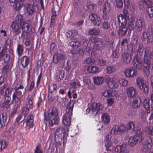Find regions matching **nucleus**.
Masks as SVG:
<instances>
[{
  "mask_svg": "<svg viewBox=\"0 0 153 153\" xmlns=\"http://www.w3.org/2000/svg\"><path fill=\"white\" fill-rule=\"evenodd\" d=\"M23 19L22 15L18 14L16 16L15 20L14 21L17 22H18V23L20 24V28L22 30L21 34L22 37L31 35L33 33L31 23L28 20L22 21Z\"/></svg>",
  "mask_w": 153,
  "mask_h": 153,
  "instance_id": "nucleus-1",
  "label": "nucleus"
},
{
  "mask_svg": "<svg viewBox=\"0 0 153 153\" xmlns=\"http://www.w3.org/2000/svg\"><path fill=\"white\" fill-rule=\"evenodd\" d=\"M118 126L117 125L114 126L111 131V133L112 136L108 135L106 136L105 139V145L106 147V149L109 150V148L111 147L113 143L116 144L118 141Z\"/></svg>",
  "mask_w": 153,
  "mask_h": 153,
  "instance_id": "nucleus-2",
  "label": "nucleus"
},
{
  "mask_svg": "<svg viewBox=\"0 0 153 153\" xmlns=\"http://www.w3.org/2000/svg\"><path fill=\"white\" fill-rule=\"evenodd\" d=\"M44 120L48 123L50 127L57 125L60 120L57 109L52 108L48 114L45 115Z\"/></svg>",
  "mask_w": 153,
  "mask_h": 153,
  "instance_id": "nucleus-3",
  "label": "nucleus"
},
{
  "mask_svg": "<svg viewBox=\"0 0 153 153\" xmlns=\"http://www.w3.org/2000/svg\"><path fill=\"white\" fill-rule=\"evenodd\" d=\"M74 104L73 101L71 100L68 103L66 112L62 116V123L65 126H69L71 125Z\"/></svg>",
  "mask_w": 153,
  "mask_h": 153,
  "instance_id": "nucleus-4",
  "label": "nucleus"
},
{
  "mask_svg": "<svg viewBox=\"0 0 153 153\" xmlns=\"http://www.w3.org/2000/svg\"><path fill=\"white\" fill-rule=\"evenodd\" d=\"M105 81L108 83V85L110 88L115 89L118 86L117 81L118 80V77L116 75L112 77H110L108 76H106L105 78Z\"/></svg>",
  "mask_w": 153,
  "mask_h": 153,
  "instance_id": "nucleus-5",
  "label": "nucleus"
},
{
  "mask_svg": "<svg viewBox=\"0 0 153 153\" xmlns=\"http://www.w3.org/2000/svg\"><path fill=\"white\" fill-rule=\"evenodd\" d=\"M136 83L137 87L140 90H143L145 94L148 93L149 91V85L146 83L144 79L141 77H139L136 79Z\"/></svg>",
  "mask_w": 153,
  "mask_h": 153,
  "instance_id": "nucleus-6",
  "label": "nucleus"
},
{
  "mask_svg": "<svg viewBox=\"0 0 153 153\" xmlns=\"http://www.w3.org/2000/svg\"><path fill=\"white\" fill-rule=\"evenodd\" d=\"M92 42H94V47L93 49L91 48V51H94L97 54V51L102 50L104 47V44L101 41L98 40L96 37H92L90 38Z\"/></svg>",
  "mask_w": 153,
  "mask_h": 153,
  "instance_id": "nucleus-7",
  "label": "nucleus"
},
{
  "mask_svg": "<svg viewBox=\"0 0 153 153\" xmlns=\"http://www.w3.org/2000/svg\"><path fill=\"white\" fill-rule=\"evenodd\" d=\"M81 47H82L86 49V51L88 52L89 55L94 56L96 53L94 51H91V48H90V45L89 44L88 41L85 39H83L80 42Z\"/></svg>",
  "mask_w": 153,
  "mask_h": 153,
  "instance_id": "nucleus-8",
  "label": "nucleus"
},
{
  "mask_svg": "<svg viewBox=\"0 0 153 153\" xmlns=\"http://www.w3.org/2000/svg\"><path fill=\"white\" fill-rule=\"evenodd\" d=\"M153 148V139L150 137H147L143 142V150L144 152L149 151Z\"/></svg>",
  "mask_w": 153,
  "mask_h": 153,
  "instance_id": "nucleus-9",
  "label": "nucleus"
},
{
  "mask_svg": "<svg viewBox=\"0 0 153 153\" xmlns=\"http://www.w3.org/2000/svg\"><path fill=\"white\" fill-rule=\"evenodd\" d=\"M142 140L141 135L137 134L134 137H131L129 138L128 142V145L131 147L134 146L138 142H140Z\"/></svg>",
  "mask_w": 153,
  "mask_h": 153,
  "instance_id": "nucleus-10",
  "label": "nucleus"
},
{
  "mask_svg": "<svg viewBox=\"0 0 153 153\" xmlns=\"http://www.w3.org/2000/svg\"><path fill=\"white\" fill-rule=\"evenodd\" d=\"M102 108V105L101 103L93 102L91 106V114L93 116H95L99 112Z\"/></svg>",
  "mask_w": 153,
  "mask_h": 153,
  "instance_id": "nucleus-11",
  "label": "nucleus"
},
{
  "mask_svg": "<svg viewBox=\"0 0 153 153\" xmlns=\"http://www.w3.org/2000/svg\"><path fill=\"white\" fill-rule=\"evenodd\" d=\"M126 93L128 98L132 99L136 97L138 92L134 87L131 86L126 89Z\"/></svg>",
  "mask_w": 153,
  "mask_h": 153,
  "instance_id": "nucleus-12",
  "label": "nucleus"
},
{
  "mask_svg": "<svg viewBox=\"0 0 153 153\" xmlns=\"http://www.w3.org/2000/svg\"><path fill=\"white\" fill-rule=\"evenodd\" d=\"M125 76L128 78H134L137 74V71L132 67L126 69L124 71Z\"/></svg>",
  "mask_w": 153,
  "mask_h": 153,
  "instance_id": "nucleus-13",
  "label": "nucleus"
},
{
  "mask_svg": "<svg viewBox=\"0 0 153 153\" xmlns=\"http://www.w3.org/2000/svg\"><path fill=\"white\" fill-rule=\"evenodd\" d=\"M12 28V30L13 34L15 35H19L21 32L20 24L16 22L13 21L10 26Z\"/></svg>",
  "mask_w": 153,
  "mask_h": 153,
  "instance_id": "nucleus-14",
  "label": "nucleus"
},
{
  "mask_svg": "<svg viewBox=\"0 0 153 153\" xmlns=\"http://www.w3.org/2000/svg\"><path fill=\"white\" fill-rule=\"evenodd\" d=\"M66 59V56L64 54L56 52L53 56V62L55 64H57Z\"/></svg>",
  "mask_w": 153,
  "mask_h": 153,
  "instance_id": "nucleus-15",
  "label": "nucleus"
},
{
  "mask_svg": "<svg viewBox=\"0 0 153 153\" xmlns=\"http://www.w3.org/2000/svg\"><path fill=\"white\" fill-rule=\"evenodd\" d=\"M151 61L146 57H144L143 62V71L146 75L149 74V68L151 66Z\"/></svg>",
  "mask_w": 153,
  "mask_h": 153,
  "instance_id": "nucleus-16",
  "label": "nucleus"
},
{
  "mask_svg": "<svg viewBox=\"0 0 153 153\" xmlns=\"http://www.w3.org/2000/svg\"><path fill=\"white\" fill-rule=\"evenodd\" d=\"M115 153H129V150L124 144L118 146L114 148Z\"/></svg>",
  "mask_w": 153,
  "mask_h": 153,
  "instance_id": "nucleus-17",
  "label": "nucleus"
},
{
  "mask_svg": "<svg viewBox=\"0 0 153 153\" xmlns=\"http://www.w3.org/2000/svg\"><path fill=\"white\" fill-rule=\"evenodd\" d=\"M115 153H129V150L124 144L118 146L114 148Z\"/></svg>",
  "mask_w": 153,
  "mask_h": 153,
  "instance_id": "nucleus-18",
  "label": "nucleus"
},
{
  "mask_svg": "<svg viewBox=\"0 0 153 153\" xmlns=\"http://www.w3.org/2000/svg\"><path fill=\"white\" fill-rule=\"evenodd\" d=\"M117 94V92L116 91L112 90L110 89H105L101 92V95L106 98L115 97Z\"/></svg>",
  "mask_w": 153,
  "mask_h": 153,
  "instance_id": "nucleus-19",
  "label": "nucleus"
},
{
  "mask_svg": "<svg viewBox=\"0 0 153 153\" xmlns=\"http://www.w3.org/2000/svg\"><path fill=\"white\" fill-rule=\"evenodd\" d=\"M70 45L72 48L71 51V53L72 55H75L77 52V49L80 46V42L75 40L71 41L70 42Z\"/></svg>",
  "mask_w": 153,
  "mask_h": 153,
  "instance_id": "nucleus-20",
  "label": "nucleus"
},
{
  "mask_svg": "<svg viewBox=\"0 0 153 153\" xmlns=\"http://www.w3.org/2000/svg\"><path fill=\"white\" fill-rule=\"evenodd\" d=\"M136 29L137 31H140L146 27V23L144 19L141 18H138L135 23Z\"/></svg>",
  "mask_w": 153,
  "mask_h": 153,
  "instance_id": "nucleus-21",
  "label": "nucleus"
},
{
  "mask_svg": "<svg viewBox=\"0 0 153 153\" xmlns=\"http://www.w3.org/2000/svg\"><path fill=\"white\" fill-rule=\"evenodd\" d=\"M11 92L10 88L7 87L6 84L4 85L0 89V94L3 96L10 95Z\"/></svg>",
  "mask_w": 153,
  "mask_h": 153,
  "instance_id": "nucleus-22",
  "label": "nucleus"
},
{
  "mask_svg": "<svg viewBox=\"0 0 153 153\" xmlns=\"http://www.w3.org/2000/svg\"><path fill=\"white\" fill-rule=\"evenodd\" d=\"M89 19L94 24L97 26H99L101 23L100 17L95 13H92L89 16Z\"/></svg>",
  "mask_w": 153,
  "mask_h": 153,
  "instance_id": "nucleus-23",
  "label": "nucleus"
},
{
  "mask_svg": "<svg viewBox=\"0 0 153 153\" xmlns=\"http://www.w3.org/2000/svg\"><path fill=\"white\" fill-rule=\"evenodd\" d=\"M128 28L127 25H120L119 27L118 33L120 36H124L127 34Z\"/></svg>",
  "mask_w": 153,
  "mask_h": 153,
  "instance_id": "nucleus-24",
  "label": "nucleus"
},
{
  "mask_svg": "<svg viewBox=\"0 0 153 153\" xmlns=\"http://www.w3.org/2000/svg\"><path fill=\"white\" fill-rule=\"evenodd\" d=\"M126 129L131 133H133L135 131L137 127L135 125V123L133 121H131L128 123L126 124Z\"/></svg>",
  "mask_w": 153,
  "mask_h": 153,
  "instance_id": "nucleus-25",
  "label": "nucleus"
},
{
  "mask_svg": "<svg viewBox=\"0 0 153 153\" xmlns=\"http://www.w3.org/2000/svg\"><path fill=\"white\" fill-rule=\"evenodd\" d=\"M131 59V56L129 53H125L122 54V60L125 63H129L130 62Z\"/></svg>",
  "mask_w": 153,
  "mask_h": 153,
  "instance_id": "nucleus-26",
  "label": "nucleus"
},
{
  "mask_svg": "<svg viewBox=\"0 0 153 153\" xmlns=\"http://www.w3.org/2000/svg\"><path fill=\"white\" fill-rule=\"evenodd\" d=\"M111 10V4L108 1L105 2L102 7V12L105 15H108Z\"/></svg>",
  "mask_w": 153,
  "mask_h": 153,
  "instance_id": "nucleus-27",
  "label": "nucleus"
},
{
  "mask_svg": "<svg viewBox=\"0 0 153 153\" xmlns=\"http://www.w3.org/2000/svg\"><path fill=\"white\" fill-rule=\"evenodd\" d=\"M7 119V114L5 112L2 113L0 114V128L5 125Z\"/></svg>",
  "mask_w": 153,
  "mask_h": 153,
  "instance_id": "nucleus-28",
  "label": "nucleus"
},
{
  "mask_svg": "<svg viewBox=\"0 0 153 153\" xmlns=\"http://www.w3.org/2000/svg\"><path fill=\"white\" fill-rule=\"evenodd\" d=\"M130 19H128V25L127 27L129 30V31H131L134 30V23L135 17H133L132 16H130Z\"/></svg>",
  "mask_w": 153,
  "mask_h": 153,
  "instance_id": "nucleus-29",
  "label": "nucleus"
},
{
  "mask_svg": "<svg viewBox=\"0 0 153 153\" xmlns=\"http://www.w3.org/2000/svg\"><path fill=\"white\" fill-rule=\"evenodd\" d=\"M149 102L150 100L149 99L146 98L145 99L143 103V106L147 109V112L148 113H150L153 109L152 106L150 107Z\"/></svg>",
  "mask_w": 153,
  "mask_h": 153,
  "instance_id": "nucleus-30",
  "label": "nucleus"
},
{
  "mask_svg": "<svg viewBox=\"0 0 153 153\" xmlns=\"http://www.w3.org/2000/svg\"><path fill=\"white\" fill-rule=\"evenodd\" d=\"M21 64L22 66L26 68L27 66L30 62V58L27 56H24L21 59Z\"/></svg>",
  "mask_w": 153,
  "mask_h": 153,
  "instance_id": "nucleus-31",
  "label": "nucleus"
},
{
  "mask_svg": "<svg viewBox=\"0 0 153 153\" xmlns=\"http://www.w3.org/2000/svg\"><path fill=\"white\" fill-rule=\"evenodd\" d=\"M33 116L32 114H30L27 119L26 122V125L27 126H28V128L29 129L32 128L33 126Z\"/></svg>",
  "mask_w": 153,
  "mask_h": 153,
  "instance_id": "nucleus-32",
  "label": "nucleus"
},
{
  "mask_svg": "<svg viewBox=\"0 0 153 153\" xmlns=\"http://www.w3.org/2000/svg\"><path fill=\"white\" fill-rule=\"evenodd\" d=\"M25 10L29 15H32L34 11L33 6L28 3L25 4Z\"/></svg>",
  "mask_w": 153,
  "mask_h": 153,
  "instance_id": "nucleus-33",
  "label": "nucleus"
},
{
  "mask_svg": "<svg viewBox=\"0 0 153 153\" xmlns=\"http://www.w3.org/2000/svg\"><path fill=\"white\" fill-rule=\"evenodd\" d=\"M85 68L88 73H96L99 72V68L95 66H87Z\"/></svg>",
  "mask_w": 153,
  "mask_h": 153,
  "instance_id": "nucleus-34",
  "label": "nucleus"
},
{
  "mask_svg": "<svg viewBox=\"0 0 153 153\" xmlns=\"http://www.w3.org/2000/svg\"><path fill=\"white\" fill-rule=\"evenodd\" d=\"M102 122L105 124H108L110 121V118L108 114L107 113H104L101 116Z\"/></svg>",
  "mask_w": 153,
  "mask_h": 153,
  "instance_id": "nucleus-35",
  "label": "nucleus"
},
{
  "mask_svg": "<svg viewBox=\"0 0 153 153\" xmlns=\"http://www.w3.org/2000/svg\"><path fill=\"white\" fill-rule=\"evenodd\" d=\"M141 103V100L140 97H138L134 99L132 101L131 106L134 108H137L139 107Z\"/></svg>",
  "mask_w": 153,
  "mask_h": 153,
  "instance_id": "nucleus-36",
  "label": "nucleus"
},
{
  "mask_svg": "<svg viewBox=\"0 0 153 153\" xmlns=\"http://www.w3.org/2000/svg\"><path fill=\"white\" fill-rule=\"evenodd\" d=\"M10 95H8L6 96V97L5 98L4 102L2 104V106L4 107L8 108L11 104L10 101H11V98L10 97ZM13 102L11 103V104H12Z\"/></svg>",
  "mask_w": 153,
  "mask_h": 153,
  "instance_id": "nucleus-37",
  "label": "nucleus"
},
{
  "mask_svg": "<svg viewBox=\"0 0 153 153\" xmlns=\"http://www.w3.org/2000/svg\"><path fill=\"white\" fill-rule=\"evenodd\" d=\"M78 34L76 30H69L66 33V36L68 37L73 39Z\"/></svg>",
  "mask_w": 153,
  "mask_h": 153,
  "instance_id": "nucleus-38",
  "label": "nucleus"
},
{
  "mask_svg": "<svg viewBox=\"0 0 153 153\" xmlns=\"http://www.w3.org/2000/svg\"><path fill=\"white\" fill-rule=\"evenodd\" d=\"M126 19L122 14H119L117 16L118 22L119 24L121 23L120 25L127 24Z\"/></svg>",
  "mask_w": 153,
  "mask_h": 153,
  "instance_id": "nucleus-39",
  "label": "nucleus"
},
{
  "mask_svg": "<svg viewBox=\"0 0 153 153\" xmlns=\"http://www.w3.org/2000/svg\"><path fill=\"white\" fill-rule=\"evenodd\" d=\"M133 65L134 68L138 70H141L142 67V62L139 59L134 61L133 62Z\"/></svg>",
  "mask_w": 153,
  "mask_h": 153,
  "instance_id": "nucleus-40",
  "label": "nucleus"
},
{
  "mask_svg": "<svg viewBox=\"0 0 153 153\" xmlns=\"http://www.w3.org/2000/svg\"><path fill=\"white\" fill-rule=\"evenodd\" d=\"M93 79L95 84L100 85L104 81V78L101 76L94 77H93Z\"/></svg>",
  "mask_w": 153,
  "mask_h": 153,
  "instance_id": "nucleus-41",
  "label": "nucleus"
},
{
  "mask_svg": "<svg viewBox=\"0 0 153 153\" xmlns=\"http://www.w3.org/2000/svg\"><path fill=\"white\" fill-rule=\"evenodd\" d=\"M56 75L57 80L60 81L64 76V72L62 70H57L56 73Z\"/></svg>",
  "mask_w": 153,
  "mask_h": 153,
  "instance_id": "nucleus-42",
  "label": "nucleus"
},
{
  "mask_svg": "<svg viewBox=\"0 0 153 153\" xmlns=\"http://www.w3.org/2000/svg\"><path fill=\"white\" fill-rule=\"evenodd\" d=\"M57 89V85L55 83H52L48 86V91L49 93H51L53 91L56 92Z\"/></svg>",
  "mask_w": 153,
  "mask_h": 153,
  "instance_id": "nucleus-43",
  "label": "nucleus"
},
{
  "mask_svg": "<svg viewBox=\"0 0 153 153\" xmlns=\"http://www.w3.org/2000/svg\"><path fill=\"white\" fill-rule=\"evenodd\" d=\"M106 73L110 74L115 72L116 71V67L114 66H108L105 68Z\"/></svg>",
  "mask_w": 153,
  "mask_h": 153,
  "instance_id": "nucleus-44",
  "label": "nucleus"
},
{
  "mask_svg": "<svg viewBox=\"0 0 153 153\" xmlns=\"http://www.w3.org/2000/svg\"><path fill=\"white\" fill-rule=\"evenodd\" d=\"M144 57H146L148 58L149 57L150 59H152L153 57V52L150 51L149 48H146L145 51Z\"/></svg>",
  "mask_w": 153,
  "mask_h": 153,
  "instance_id": "nucleus-45",
  "label": "nucleus"
},
{
  "mask_svg": "<svg viewBox=\"0 0 153 153\" xmlns=\"http://www.w3.org/2000/svg\"><path fill=\"white\" fill-rule=\"evenodd\" d=\"M118 82L121 86L126 87L128 84V81L124 78H120L118 79Z\"/></svg>",
  "mask_w": 153,
  "mask_h": 153,
  "instance_id": "nucleus-46",
  "label": "nucleus"
},
{
  "mask_svg": "<svg viewBox=\"0 0 153 153\" xmlns=\"http://www.w3.org/2000/svg\"><path fill=\"white\" fill-rule=\"evenodd\" d=\"M85 62L86 64L92 65L95 63L96 61L94 58L89 57L86 58Z\"/></svg>",
  "mask_w": 153,
  "mask_h": 153,
  "instance_id": "nucleus-47",
  "label": "nucleus"
},
{
  "mask_svg": "<svg viewBox=\"0 0 153 153\" xmlns=\"http://www.w3.org/2000/svg\"><path fill=\"white\" fill-rule=\"evenodd\" d=\"M125 5L132 11L134 10V6L132 5L129 0H124Z\"/></svg>",
  "mask_w": 153,
  "mask_h": 153,
  "instance_id": "nucleus-48",
  "label": "nucleus"
},
{
  "mask_svg": "<svg viewBox=\"0 0 153 153\" xmlns=\"http://www.w3.org/2000/svg\"><path fill=\"white\" fill-rule=\"evenodd\" d=\"M7 145V143L5 140H3L0 141V152L4 149H6Z\"/></svg>",
  "mask_w": 153,
  "mask_h": 153,
  "instance_id": "nucleus-49",
  "label": "nucleus"
},
{
  "mask_svg": "<svg viewBox=\"0 0 153 153\" xmlns=\"http://www.w3.org/2000/svg\"><path fill=\"white\" fill-rule=\"evenodd\" d=\"M13 5L14 8L16 10H19L22 7V3L19 1H16Z\"/></svg>",
  "mask_w": 153,
  "mask_h": 153,
  "instance_id": "nucleus-50",
  "label": "nucleus"
},
{
  "mask_svg": "<svg viewBox=\"0 0 153 153\" xmlns=\"http://www.w3.org/2000/svg\"><path fill=\"white\" fill-rule=\"evenodd\" d=\"M24 49L22 45L18 44L17 48V52L18 55L19 56H21L23 52Z\"/></svg>",
  "mask_w": 153,
  "mask_h": 153,
  "instance_id": "nucleus-51",
  "label": "nucleus"
},
{
  "mask_svg": "<svg viewBox=\"0 0 153 153\" xmlns=\"http://www.w3.org/2000/svg\"><path fill=\"white\" fill-rule=\"evenodd\" d=\"M145 130L147 134L153 135V127L148 126L145 128Z\"/></svg>",
  "mask_w": 153,
  "mask_h": 153,
  "instance_id": "nucleus-52",
  "label": "nucleus"
},
{
  "mask_svg": "<svg viewBox=\"0 0 153 153\" xmlns=\"http://www.w3.org/2000/svg\"><path fill=\"white\" fill-rule=\"evenodd\" d=\"M64 135L63 131L62 128H60L57 129L55 133V137L57 136L58 137H61L62 135Z\"/></svg>",
  "mask_w": 153,
  "mask_h": 153,
  "instance_id": "nucleus-53",
  "label": "nucleus"
},
{
  "mask_svg": "<svg viewBox=\"0 0 153 153\" xmlns=\"http://www.w3.org/2000/svg\"><path fill=\"white\" fill-rule=\"evenodd\" d=\"M123 12L125 17L126 18L127 20L129 19L130 18V16H132L133 17H134L135 16L134 14H129L128 11L126 10L123 9Z\"/></svg>",
  "mask_w": 153,
  "mask_h": 153,
  "instance_id": "nucleus-54",
  "label": "nucleus"
},
{
  "mask_svg": "<svg viewBox=\"0 0 153 153\" xmlns=\"http://www.w3.org/2000/svg\"><path fill=\"white\" fill-rule=\"evenodd\" d=\"M147 10L149 17L150 18L153 17V6L148 7Z\"/></svg>",
  "mask_w": 153,
  "mask_h": 153,
  "instance_id": "nucleus-55",
  "label": "nucleus"
},
{
  "mask_svg": "<svg viewBox=\"0 0 153 153\" xmlns=\"http://www.w3.org/2000/svg\"><path fill=\"white\" fill-rule=\"evenodd\" d=\"M143 46L142 44H140L139 45L137 51V54L140 56L143 55Z\"/></svg>",
  "mask_w": 153,
  "mask_h": 153,
  "instance_id": "nucleus-56",
  "label": "nucleus"
},
{
  "mask_svg": "<svg viewBox=\"0 0 153 153\" xmlns=\"http://www.w3.org/2000/svg\"><path fill=\"white\" fill-rule=\"evenodd\" d=\"M70 85L74 88H78L80 85L79 82L78 81H73L70 82Z\"/></svg>",
  "mask_w": 153,
  "mask_h": 153,
  "instance_id": "nucleus-57",
  "label": "nucleus"
},
{
  "mask_svg": "<svg viewBox=\"0 0 153 153\" xmlns=\"http://www.w3.org/2000/svg\"><path fill=\"white\" fill-rule=\"evenodd\" d=\"M89 33L92 35H98L100 34V31L98 30L93 29L89 31Z\"/></svg>",
  "mask_w": 153,
  "mask_h": 153,
  "instance_id": "nucleus-58",
  "label": "nucleus"
},
{
  "mask_svg": "<svg viewBox=\"0 0 153 153\" xmlns=\"http://www.w3.org/2000/svg\"><path fill=\"white\" fill-rule=\"evenodd\" d=\"M118 131L119 133L120 134L123 133L125 131L127 130L126 129V126H125L124 125H122L120 126H118Z\"/></svg>",
  "mask_w": 153,
  "mask_h": 153,
  "instance_id": "nucleus-59",
  "label": "nucleus"
},
{
  "mask_svg": "<svg viewBox=\"0 0 153 153\" xmlns=\"http://www.w3.org/2000/svg\"><path fill=\"white\" fill-rule=\"evenodd\" d=\"M112 56L114 58H118L119 56V50L118 49H116L113 51Z\"/></svg>",
  "mask_w": 153,
  "mask_h": 153,
  "instance_id": "nucleus-60",
  "label": "nucleus"
},
{
  "mask_svg": "<svg viewBox=\"0 0 153 153\" xmlns=\"http://www.w3.org/2000/svg\"><path fill=\"white\" fill-rule=\"evenodd\" d=\"M94 8V5L91 4H88L85 8L86 10L89 12H92Z\"/></svg>",
  "mask_w": 153,
  "mask_h": 153,
  "instance_id": "nucleus-61",
  "label": "nucleus"
},
{
  "mask_svg": "<svg viewBox=\"0 0 153 153\" xmlns=\"http://www.w3.org/2000/svg\"><path fill=\"white\" fill-rule=\"evenodd\" d=\"M139 116L142 119H143L146 116V111L143 109H141L139 111Z\"/></svg>",
  "mask_w": 153,
  "mask_h": 153,
  "instance_id": "nucleus-62",
  "label": "nucleus"
},
{
  "mask_svg": "<svg viewBox=\"0 0 153 153\" xmlns=\"http://www.w3.org/2000/svg\"><path fill=\"white\" fill-rule=\"evenodd\" d=\"M9 66L8 65H6L4 66L2 68V71L4 74H5L9 71Z\"/></svg>",
  "mask_w": 153,
  "mask_h": 153,
  "instance_id": "nucleus-63",
  "label": "nucleus"
},
{
  "mask_svg": "<svg viewBox=\"0 0 153 153\" xmlns=\"http://www.w3.org/2000/svg\"><path fill=\"white\" fill-rule=\"evenodd\" d=\"M116 6L117 8H121L123 7L122 0H115Z\"/></svg>",
  "mask_w": 153,
  "mask_h": 153,
  "instance_id": "nucleus-64",
  "label": "nucleus"
}]
</instances>
